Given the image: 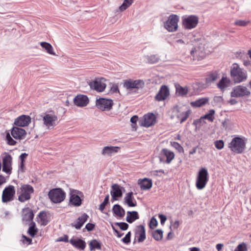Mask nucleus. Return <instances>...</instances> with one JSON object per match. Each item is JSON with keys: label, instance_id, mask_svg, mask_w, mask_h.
Segmentation results:
<instances>
[{"label": "nucleus", "instance_id": "obj_1", "mask_svg": "<svg viewBox=\"0 0 251 251\" xmlns=\"http://www.w3.org/2000/svg\"><path fill=\"white\" fill-rule=\"evenodd\" d=\"M207 43L203 38L198 39V43L191 50L190 55L191 59L194 61H199L203 59L207 55Z\"/></svg>", "mask_w": 251, "mask_h": 251}, {"label": "nucleus", "instance_id": "obj_2", "mask_svg": "<svg viewBox=\"0 0 251 251\" xmlns=\"http://www.w3.org/2000/svg\"><path fill=\"white\" fill-rule=\"evenodd\" d=\"M191 113V110L185 105H176L171 110L170 118H176L180 123L185 121Z\"/></svg>", "mask_w": 251, "mask_h": 251}, {"label": "nucleus", "instance_id": "obj_3", "mask_svg": "<svg viewBox=\"0 0 251 251\" xmlns=\"http://www.w3.org/2000/svg\"><path fill=\"white\" fill-rule=\"evenodd\" d=\"M106 81L107 80L103 77H96L87 82L91 90L97 93H102L106 87Z\"/></svg>", "mask_w": 251, "mask_h": 251}, {"label": "nucleus", "instance_id": "obj_4", "mask_svg": "<svg viewBox=\"0 0 251 251\" xmlns=\"http://www.w3.org/2000/svg\"><path fill=\"white\" fill-rule=\"evenodd\" d=\"M209 174L207 169L201 168L199 171L196 179V186L198 190L203 189L208 181Z\"/></svg>", "mask_w": 251, "mask_h": 251}, {"label": "nucleus", "instance_id": "obj_5", "mask_svg": "<svg viewBox=\"0 0 251 251\" xmlns=\"http://www.w3.org/2000/svg\"><path fill=\"white\" fill-rule=\"evenodd\" d=\"M58 118L52 111L46 112L43 116L44 125L49 129H52L56 125Z\"/></svg>", "mask_w": 251, "mask_h": 251}, {"label": "nucleus", "instance_id": "obj_6", "mask_svg": "<svg viewBox=\"0 0 251 251\" xmlns=\"http://www.w3.org/2000/svg\"><path fill=\"white\" fill-rule=\"evenodd\" d=\"M33 193V187L27 184H24L17 190L19 195L18 200L21 202H25L30 199V195Z\"/></svg>", "mask_w": 251, "mask_h": 251}, {"label": "nucleus", "instance_id": "obj_7", "mask_svg": "<svg viewBox=\"0 0 251 251\" xmlns=\"http://www.w3.org/2000/svg\"><path fill=\"white\" fill-rule=\"evenodd\" d=\"M179 17L176 15L169 16L168 19L164 23V28L170 32H174L177 30Z\"/></svg>", "mask_w": 251, "mask_h": 251}, {"label": "nucleus", "instance_id": "obj_8", "mask_svg": "<svg viewBox=\"0 0 251 251\" xmlns=\"http://www.w3.org/2000/svg\"><path fill=\"white\" fill-rule=\"evenodd\" d=\"M113 105V100L110 99L100 97L96 100V106L102 111L111 110Z\"/></svg>", "mask_w": 251, "mask_h": 251}, {"label": "nucleus", "instance_id": "obj_9", "mask_svg": "<svg viewBox=\"0 0 251 251\" xmlns=\"http://www.w3.org/2000/svg\"><path fill=\"white\" fill-rule=\"evenodd\" d=\"M48 195L50 200L54 203H60L63 201L65 198V193L60 188L51 190Z\"/></svg>", "mask_w": 251, "mask_h": 251}, {"label": "nucleus", "instance_id": "obj_10", "mask_svg": "<svg viewBox=\"0 0 251 251\" xmlns=\"http://www.w3.org/2000/svg\"><path fill=\"white\" fill-rule=\"evenodd\" d=\"M199 23V18L195 15H190L184 18L182 24L184 27L187 29L195 28Z\"/></svg>", "mask_w": 251, "mask_h": 251}, {"label": "nucleus", "instance_id": "obj_11", "mask_svg": "<svg viewBox=\"0 0 251 251\" xmlns=\"http://www.w3.org/2000/svg\"><path fill=\"white\" fill-rule=\"evenodd\" d=\"M144 82L142 80L126 79L123 81V86L126 89H140L144 87Z\"/></svg>", "mask_w": 251, "mask_h": 251}, {"label": "nucleus", "instance_id": "obj_12", "mask_svg": "<svg viewBox=\"0 0 251 251\" xmlns=\"http://www.w3.org/2000/svg\"><path fill=\"white\" fill-rule=\"evenodd\" d=\"M125 189L117 184H114L111 186L110 194L111 196V201L113 202L114 201H118L119 198L123 196V191Z\"/></svg>", "mask_w": 251, "mask_h": 251}, {"label": "nucleus", "instance_id": "obj_13", "mask_svg": "<svg viewBox=\"0 0 251 251\" xmlns=\"http://www.w3.org/2000/svg\"><path fill=\"white\" fill-rule=\"evenodd\" d=\"M15 193V190L13 186L10 185L8 187L5 188L2 192V202H7L13 200Z\"/></svg>", "mask_w": 251, "mask_h": 251}, {"label": "nucleus", "instance_id": "obj_14", "mask_svg": "<svg viewBox=\"0 0 251 251\" xmlns=\"http://www.w3.org/2000/svg\"><path fill=\"white\" fill-rule=\"evenodd\" d=\"M12 160V158L10 154L7 153L3 154L2 157V171L7 174L11 173Z\"/></svg>", "mask_w": 251, "mask_h": 251}, {"label": "nucleus", "instance_id": "obj_15", "mask_svg": "<svg viewBox=\"0 0 251 251\" xmlns=\"http://www.w3.org/2000/svg\"><path fill=\"white\" fill-rule=\"evenodd\" d=\"M156 118L152 113H149L145 115L141 125L145 127H150L156 123Z\"/></svg>", "mask_w": 251, "mask_h": 251}, {"label": "nucleus", "instance_id": "obj_16", "mask_svg": "<svg viewBox=\"0 0 251 251\" xmlns=\"http://www.w3.org/2000/svg\"><path fill=\"white\" fill-rule=\"evenodd\" d=\"M217 86L222 92H224L232 86V83L226 76H223L217 83Z\"/></svg>", "mask_w": 251, "mask_h": 251}, {"label": "nucleus", "instance_id": "obj_17", "mask_svg": "<svg viewBox=\"0 0 251 251\" xmlns=\"http://www.w3.org/2000/svg\"><path fill=\"white\" fill-rule=\"evenodd\" d=\"M31 122V118L29 116L23 115L17 118L14 122L17 126L24 127L28 125Z\"/></svg>", "mask_w": 251, "mask_h": 251}, {"label": "nucleus", "instance_id": "obj_18", "mask_svg": "<svg viewBox=\"0 0 251 251\" xmlns=\"http://www.w3.org/2000/svg\"><path fill=\"white\" fill-rule=\"evenodd\" d=\"M189 43L182 39H176L174 42V47L180 50L183 55H185V50H187V46Z\"/></svg>", "mask_w": 251, "mask_h": 251}, {"label": "nucleus", "instance_id": "obj_19", "mask_svg": "<svg viewBox=\"0 0 251 251\" xmlns=\"http://www.w3.org/2000/svg\"><path fill=\"white\" fill-rule=\"evenodd\" d=\"M11 135L16 139L21 140L24 139L26 135V131L18 127H14L11 131Z\"/></svg>", "mask_w": 251, "mask_h": 251}, {"label": "nucleus", "instance_id": "obj_20", "mask_svg": "<svg viewBox=\"0 0 251 251\" xmlns=\"http://www.w3.org/2000/svg\"><path fill=\"white\" fill-rule=\"evenodd\" d=\"M247 139L236 136V153H243L245 149Z\"/></svg>", "mask_w": 251, "mask_h": 251}, {"label": "nucleus", "instance_id": "obj_21", "mask_svg": "<svg viewBox=\"0 0 251 251\" xmlns=\"http://www.w3.org/2000/svg\"><path fill=\"white\" fill-rule=\"evenodd\" d=\"M76 105L79 107L86 106L89 102V99L87 95H76L74 99Z\"/></svg>", "mask_w": 251, "mask_h": 251}, {"label": "nucleus", "instance_id": "obj_22", "mask_svg": "<svg viewBox=\"0 0 251 251\" xmlns=\"http://www.w3.org/2000/svg\"><path fill=\"white\" fill-rule=\"evenodd\" d=\"M120 148L116 146H105L102 150L101 154L104 156H111L119 152Z\"/></svg>", "mask_w": 251, "mask_h": 251}, {"label": "nucleus", "instance_id": "obj_23", "mask_svg": "<svg viewBox=\"0 0 251 251\" xmlns=\"http://www.w3.org/2000/svg\"><path fill=\"white\" fill-rule=\"evenodd\" d=\"M50 221V215L45 211H41L39 213L38 217L37 222L42 226H46Z\"/></svg>", "mask_w": 251, "mask_h": 251}, {"label": "nucleus", "instance_id": "obj_24", "mask_svg": "<svg viewBox=\"0 0 251 251\" xmlns=\"http://www.w3.org/2000/svg\"><path fill=\"white\" fill-rule=\"evenodd\" d=\"M124 202L125 204H127L130 207H134L136 206L137 202L133 197L132 192H129L126 194L124 199Z\"/></svg>", "mask_w": 251, "mask_h": 251}, {"label": "nucleus", "instance_id": "obj_25", "mask_svg": "<svg viewBox=\"0 0 251 251\" xmlns=\"http://www.w3.org/2000/svg\"><path fill=\"white\" fill-rule=\"evenodd\" d=\"M138 183L141 189L144 190L150 189L152 185L151 180L147 178L138 179Z\"/></svg>", "mask_w": 251, "mask_h": 251}, {"label": "nucleus", "instance_id": "obj_26", "mask_svg": "<svg viewBox=\"0 0 251 251\" xmlns=\"http://www.w3.org/2000/svg\"><path fill=\"white\" fill-rule=\"evenodd\" d=\"M247 77L246 71L239 68V66L236 64V83L246 80Z\"/></svg>", "mask_w": 251, "mask_h": 251}, {"label": "nucleus", "instance_id": "obj_27", "mask_svg": "<svg viewBox=\"0 0 251 251\" xmlns=\"http://www.w3.org/2000/svg\"><path fill=\"white\" fill-rule=\"evenodd\" d=\"M88 218V216L86 214L84 213L80 217H78L76 221L72 224V226L76 229H80L84 223L87 221Z\"/></svg>", "mask_w": 251, "mask_h": 251}, {"label": "nucleus", "instance_id": "obj_28", "mask_svg": "<svg viewBox=\"0 0 251 251\" xmlns=\"http://www.w3.org/2000/svg\"><path fill=\"white\" fill-rule=\"evenodd\" d=\"M33 216L32 211L29 208H26L23 210L22 220L23 221L29 222L31 221Z\"/></svg>", "mask_w": 251, "mask_h": 251}, {"label": "nucleus", "instance_id": "obj_29", "mask_svg": "<svg viewBox=\"0 0 251 251\" xmlns=\"http://www.w3.org/2000/svg\"><path fill=\"white\" fill-rule=\"evenodd\" d=\"M69 242L76 248L81 250H84L86 247L85 242L80 239H72Z\"/></svg>", "mask_w": 251, "mask_h": 251}, {"label": "nucleus", "instance_id": "obj_30", "mask_svg": "<svg viewBox=\"0 0 251 251\" xmlns=\"http://www.w3.org/2000/svg\"><path fill=\"white\" fill-rule=\"evenodd\" d=\"M40 45L48 54L51 55L57 56L55 52L54 51L52 46L50 43L46 42H40Z\"/></svg>", "mask_w": 251, "mask_h": 251}, {"label": "nucleus", "instance_id": "obj_31", "mask_svg": "<svg viewBox=\"0 0 251 251\" xmlns=\"http://www.w3.org/2000/svg\"><path fill=\"white\" fill-rule=\"evenodd\" d=\"M161 153L166 157V162L167 163H170L175 157L174 153L167 149H162L161 151Z\"/></svg>", "mask_w": 251, "mask_h": 251}, {"label": "nucleus", "instance_id": "obj_32", "mask_svg": "<svg viewBox=\"0 0 251 251\" xmlns=\"http://www.w3.org/2000/svg\"><path fill=\"white\" fill-rule=\"evenodd\" d=\"M112 210L114 214L118 217H123L125 214V210L119 204H115Z\"/></svg>", "mask_w": 251, "mask_h": 251}, {"label": "nucleus", "instance_id": "obj_33", "mask_svg": "<svg viewBox=\"0 0 251 251\" xmlns=\"http://www.w3.org/2000/svg\"><path fill=\"white\" fill-rule=\"evenodd\" d=\"M139 219V216L137 211H127L126 221L129 223H132L134 221Z\"/></svg>", "mask_w": 251, "mask_h": 251}, {"label": "nucleus", "instance_id": "obj_34", "mask_svg": "<svg viewBox=\"0 0 251 251\" xmlns=\"http://www.w3.org/2000/svg\"><path fill=\"white\" fill-rule=\"evenodd\" d=\"M208 101V99L207 98H202L192 101L190 104L194 107H199L205 105Z\"/></svg>", "mask_w": 251, "mask_h": 251}, {"label": "nucleus", "instance_id": "obj_35", "mask_svg": "<svg viewBox=\"0 0 251 251\" xmlns=\"http://www.w3.org/2000/svg\"><path fill=\"white\" fill-rule=\"evenodd\" d=\"M176 94H186L189 93V88L187 86H182L179 84L176 83L174 84Z\"/></svg>", "mask_w": 251, "mask_h": 251}, {"label": "nucleus", "instance_id": "obj_36", "mask_svg": "<svg viewBox=\"0 0 251 251\" xmlns=\"http://www.w3.org/2000/svg\"><path fill=\"white\" fill-rule=\"evenodd\" d=\"M70 202L72 205L78 206L81 204V200L77 195L71 194L70 198Z\"/></svg>", "mask_w": 251, "mask_h": 251}, {"label": "nucleus", "instance_id": "obj_37", "mask_svg": "<svg viewBox=\"0 0 251 251\" xmlns=\"http://www.w3.org/2000/svg\"><path fill=\"white\" fill-rule=\"evenodd\" d=\"M139 234L138 241L139 242H143L146 238L145 229L143 226L140 225L138 227V232Z\"/></svg>", "mask_w": 251, "mask_h": 251}, {"label": "nucleus", "instance_id": "obj_38", "mask_svg": "<svg viewBox=\"0 0 251 251\" xmlns=\"http://www.w3.org/2000/svg\"><path fill=\"white\" fill-rule=\"evenodd\" d=\"M133 2V0H124L123 3L119 7L118 11L123 12L128 8Z\"/></svg>", "mask_w": 251, "mask_h": 251}, {"label": "nucleus", "instance_id": "obj_39", "mask_svg": "<svg viewBox=\"0 0 251 251\" xmlns=\"http://www.w3.org/2000/svg\"><path fill=\"white\" fill-rule=\"evenodd\" d=\"M147 59L148 63L151 64H154L157 63L160 58L157 54H151L150 55H148L147 56Z\"/></svg>", "mask_w": 251, "mask_h": 251}, {"label": "nucleus", "instance_id": "obj_40", "mask_svg": "<svg viewBox=\"0 0 251 251\" xmlns=\"http://www.w3.org/2000/svg\"><path fill=\"white\" fill-rule=\"evenodd\" d=\"M152 236L155 240H161L163 237V231L161 229L155 230L153 231Z\"/></svg>", "mask_w": 251, "mask_h": 251}, {"label": "nucleus", "instance_id": "obj_41", "mask_svg": "<svg viewBox=\"0 0 251 251\" xmlns=\"http://www.w3.org/2000/svg\"><path fill=\"white\" fill-rule=\"evenodd\" d=\"M90 250L93 251L95 249H100V244L96 240H93L89 243Z\"/></svg>", "mask_w": 251, "mask_h": 251}, {"label": "nucleus", "instance_id": "obj_42", "mask_svg": "<svg viewBox=\"0 0 251 251\" xmlns=\"http://www.w3.org/2000/svg\"><path fill=\"white\" fill-rule=\"evenodd\" d=\"M219 78L218 74L217 73H214L210 74L206 78V81L207 83L215 81Z\"/></svg>", "mask_w": 251, "mask_h": 251}, {"label": "nucleus", "instance_id": "obj_43", "mask_svg": "<svg viewBox=\"0 0 251 251\" xmlns=\"http://www.w3.org/2000/svg\"><path fill=\"white\" fill-rule=\"evenodd\" d=\"M37 232V229L35 228V224L32 223L28 228V233L32 237H33Z\"/></svg>", "mask_w": 251, "mask_h": 251}, {"label": "nucleus", "instance_id": "obj_44", "mask_svg": "<svg viewBox=\"0 0 251 251\" xmlns=\"http://www.w3.org/2000/svg\"><path fill=\"white\" fill-rule=\"evenodd\" d=\"M214 114H215V111L213 109H211L209 111L208 113L205 114L204 116L202 117L201 118L207 119L209 121L212 122L214 119V117L213 116Z\"/></svg>", "mask_w": 251, "mask_h": 251}, {"label": "nucleus", "instance_id": "obj_45", "mask_svg": "<svg viewBox=\"0 0 251 251\" xmlns=\"http://www.w3.org/2000/svg\"><path fill=\"white\" fill-rule=\"evenodd\" d=\"M250 93L245 87L242 86H236V94H248Z\"/></svg>", "mask_w": 251, "mask_h": 251}, {"label": "nucleus", "instance_id": "obj_46", "mask_svg": "<svg viewBox=\"0 0 251 251\" xmlns=\"http://www.w3.org/2000/svg\"><path fill=\"white\" fill-rule=\"evenodd\" d=\"M169 87L167 85H163L161 86L159 91L157 94H169Z\"/></svg>", "mask_w": 251, "mask_h": 251}, {"label": "nucleus", "instance_id": "obj_47", "mask_svg": "<svg viewBox=\"0 0 251 251\" xmlns=\"http://www.w3.org/2000/svg\"><path fill=\"white\" fill-rule=\"evenodd\" d=\"M110 92L111 93H119L120 91L119 90L118 85L116 83H110Z\"/></svg>", "mask_w": 251, "mask_h": 251}, {"label": "nucleus", "instance_id": "obj_48", "mask_svg": "<svg viewBox=\"0 0 251 251\" xmlns=\"http://www.w3.org/2000/svg\"><path fill=\"white\" fill-rule=\"evenodd\" d=\"M171 146L175 148L179 152H183V148L178 143L176 142H171Z\"/></svg>", "mask_w": 251, "mask_h": 251}, {"label": "nucleus", "instance_id": "obj_49", "mask_svg": "<svg viewBox=\"0 0 251 251\" xmlns=\"http://www.w3.org/2000/svg\"><path fill=\"white\" fill-rule=\"evenodd\" d=\"M109 195H107L105 196V199H104V201H103V202L101 203L100 205L99 209H100V210L101 212L103 211V210H104V209L105 208V205L108 203V202H109Z\"/></svg>", "mask_w": 251, "mask_h": 251}, {"label": "nucleus", "instance_id": "obj_50", "mask_svg": "<svg viewBox=\"0 0 251 251\" xmlns=\"http://www.w3.org/2000/svg\"><path fill=\"white\" fill-rule=\"evenodd\" d=\"M6 140L7 143L9 145L13 146L15 145L16 143V142L11 137L9 133H7L6 134Z\"/></svg>", "mask_w": 251, "mask_h": 251}, {"label": "nucleus", "instance_id": "obj_51", "mask_svg": "<svg viewBox=\"0 0 251 251\" xmlns=\"http://www.w3.org/2000/svg\"><path fill=\"white\" fill-rule=\"evenodd\" d=\"M247 245L245 243L239 244L236 247V251H247Z\"/></svg>", "mask_w": 251, "mask_h": 251}, {"label": "nucleus", "instance_id": "obj_52", "mask_svg": "<svg viewBox=\"0 0 251 251\" xmlns=\"http://www.w3.org/2000/svg\"><path fill=\"white\" fill-rule=\"evenodd\" d=\"M246 56V53L244 50H240L236 51V58H239L242 60Z\"/></svg>", "mask_w": 251, "mask_h": 251}, {"label": "nucleus", "instance_id": "obj_53", "mask_svg": "<svg viewBox=\"0 0 251 251\" xmlns=\"http://www.w3.org/2000/svg\"><path fill=\"white\" fill-rule=\"evenodd\" d=\"M215 147L218 150H221L224 146V142L222 140H218L215 142Z\"/></svg>", "mask_w": 251, "mask_h": 251}, {"label": "nucleus", "instance_id": "obj_54", "mask_svg": "<svg viewBox=\"0 0 251 251\" xmlns=\"http://www.w3.org/2000/svg\"><path fill=\"white\" fill-rule=\"evenodd\" d=\"M157 224H158V222H157V221L156 220V219L155 218H154V217H152L151 219V221H150V227L151 228H155L157 225Z\"/></svg>", "mask_w": 251, "mask_h": 251}, {"label": "nucleus", "instance_id": "obj_55", "mask_svg": "<svg viewBox=\"0 0 251 251\" xmlns=\"http://www.w3.org/2000/svg\"><path fill=\"white\" fill-rule=\"evenodd\" d=\"M250 23V21L236 20V25L245 26Z\"/></svg>", "mask_w": 251, "mask_h": 251}, {"label": "nucleus", "instance_id": "obj_56", "mask_svg": "<svg viewBox=\"0 0 251 251\" xmlns=\"http://www.w3.org/2000/svg\"><path fill=\"white\" fill-rule=\"evenodd\" d=\"M115 224L118 225L123 230H126L128 227V224L126 223H116Z\"/></svg>", "mask_w": 251, "mask_h": 251}, {"label": "nucleus", "instance_id": "obj_57", "mask_svg": "<svg viewBox=\"0 0 251 251\" xmlns=\"http://www.w3.org/2000/svg\"><path fill=\"white\" fill-rule=\"evenodd\" d=\"M130 236L131 233L128 232L126 236L122 239V241L126 244H128L130 242Z\"/></svg>", "mask_w": 251, "mask_h": 251}, {"label": "nucleus", "instance_id": "obj_58", "mask_svg": "<svg viewBox=\"0 0 251 251\" xmlns=\"http://www.w3.org/2000/svg\"><path fill=\"white\" fill-rule=\"evenodd\" d=\"M229 148L232 151H235V137L233 138L231 142L229 145Z\"/></svg>", "mask_w": 251, "mask_h": 251}, {"label": "nucleus", "instance_id": "obj_59", "mask_svg": "<svg viewBox=\"0 0 251 251\" xmlns=\"http://www.w3.org/2000/svg\"><path fill=\"white\" fill-rule=\"evenodd\" d=\"M167 96L168 95H156L155 100L158 101L164 100L166 99Z\"/></svg>", "mask_w": 251, "mask_h": 251}, {"label": "nucleus", "instance_id": "obj_60", "mask_svg": "<svg viewBox=\"0 0 251 251\" xmlns=\"http://www.w3.org/2000/svg\"><path fill=\"white\" fill-rule=\"evenodd\" d=\"M242 60L244 65L246 67L249 66L251 64V61L249 59L247 56Z\"/></svg>", "mask_w": 251, "mask_h": 251}, {"label": "nucleus", "instance_id": "obj_61", "mask_svg": "<svg viewBox=\"0 0 251 251\" xmlns=\"http://www.w3.org/2000/svg\"><path fill=\"white\" fill-rule=\"evenodd\" d=\"M179 226V221L176 220L174 222H171V228H173L174 229H176Z\"/></svg>", "mask_w": 251, "mask_h": 251}, {"label": "nucleus", "instance_id": "obj_62", "mask_svg": "<svg viewBox=\"0 0 251 251\" xmlns=\"http://www.w3.org/2000/svg\"><path fill=\"white\" fill-rule=\"evenodd\" d=\"M56 241L57 242H68V237L67 235H64L62 237H60L59 238H58L57 240H56Z\"/></svg>", "mask_w": 251, "mask_h": 251}, {"label": "nucleus", "instance_id": "obj_63", "mask_svg": "<svg viewBox=\"0 0 251 251\" xmlns=\"http://www.w3.org/2000/svg\"><path fill=\"white\" fill-rule=\"evenodd\" d=\"M94 227H95L94 224H92V223H88L87 224H86V225L85 226V228L88 231H91L94 228Z\"/></svg>", "mask_w": 251, "mask_h": 251}, {"label": "nucleus", "instance_id": "obj_64", "mask_svg": "<svg viewBox=\"0 0 251 251\" xmlns=\"http://www.w3.org/2000/svg\"><path fill=\"white\" fill-rule=\"evenodd\" d=\"M158 217L160 220L161 225H163L167 220L166 217L163 214H159Z\"/></svg>", "mask_w": 251, "mask_h": 251}]
</instances>
